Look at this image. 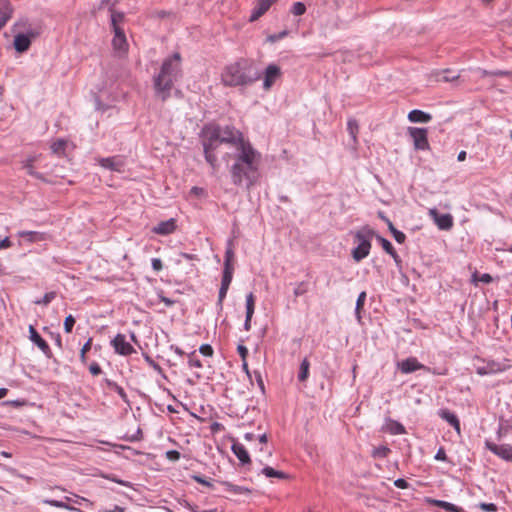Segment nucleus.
I'll return each mask as SVG.
<instances>
[{
    "mask_svg": "<svg viewBox=\"0 0 512 512\" xmlns=\"http://www.w3.org/2000/svg\"><path fill=\"white\" fill-rule=\"evenodd\" d=\"M11 241L9 237H5L3 240L0 241V249L8 248L11 246Z\"/></svg>",
    "mask_w": 512,
    "mask_h": 512,
    "instance_id": "obj_64",
    "label": "nucleus"
},
{
    "mask_svg": "<svg viewBox=\"0 0 512 512\" xmlns=\"http://www.w3.org/2000/svg\"><path fill=\"white\" fill-rule=\"evenodd\" d=\"M110 18H111V30L113 32L112 38V48L116 55L120 56L122 53L126 51V34L122 25L125 22V13L121 11H116L115 5L112 4L109 7Z\"/></svg>",
    "mask_w": 512,
    "mask_h": 512,
    "instance_id": "obj_5",
    "label": "nucleus"
},
{
    "mask_svg": "<svg viewBox=\"0 0 512 512\" xmlns=\"http://www.w3.org/2000/svg\"><path fill=\"white\" fill-rule=\"evenodd\" d=\"M232 451L238 458V460L241 462V464L244 465L249 464L251 462L249 453L242 444H233Z\"/></svg>",
    "mask_w": 512,
    "mask_h": 512,
    "instance_id": "obj_23",
    "label": "nucleus"
},
{
    "mask_svg": "<svg viewBox=\"0 0 512 512\" xmlns=\"http://www.w3.org/2000/svg\"><path fill=\"white\" fill-rule=\"evenodd\" d=\"M277 0H257L249 21L254 22L263 16Z\"/></svg>",
    "mask_w": 512,
    "mask_h": 512,
    "instance_id": "obj_13",
    "label": "nucleus"
},
{
    "mask_svg": "<svg viewBox=\"0 0 512 512\" xmlns=\"http://www.w3.org/2000/svg\"><path fill=\"white\" fill-rule=\"evenodd\" d=\"M107 384L108 386L111 388V389H114L120 396L121 398L125 401V402H128V398H127V394L124 390V388H122L121 386H119L117 383L113 382V381H110V380H107Z\"/></svg>",
    "mask_w": 512,
    "mask_h": 512,
    "instance_id": "obj_40",
    "label": "nucleus"
},
{
    "mask_svg": "<svg viewBox=\"0 0 512 512\" xmlns=\"http://www.w3.org/2000/svg\"><path fill=\"white\" fill-rule=\"evenodd\" d=\"M479 508L484 512H496L497 506L494 503L481 502Z\"/></svg>",
    "mask_w": 512,
    "mask_h": 512,
    "instance_id": "obj_47",
    "label": "nucleus"
},
{
    "mask_svg": "<svg viewBox=\"0 0 512 512\" xmlns=\"http://www.w3.org/2000/svg\"><path fill=\"white\" fill-rule=\"evenodd\" d=\"M66 146L67 141H65L64 139H58L51 144V150L54 154L62 156L65 153Z\"/></svg>",
    "mask_w": 512,
    "mask_h": 512,
    "instance_id": "obj_31",
    "label": "nucleus"
},
{
    "mask_svg": "<svg viewBox=\"0 0 512 512\" xmlns=\"http://www.w3.org/2000/svg\"><path fill=\"white\" fill-rule=\"evenodd\" d=\"M388 427L390 433L394 435H400L406 432L405 427L397 421H391Z\"/></svg>",
    "mask_w": 512,
    "mask_h": 512,
    "instance_id": "obj_38",
    "label": "nucleus"
},
{
    "mask_svg": "<svg viewBox=\"0 0 512 512\" xmlns=\"http://www.w3.org/2000/svg\"><path fill=\"white\" fill-rule=\"evenodd\" d=\"M377 240L380 242L382 248L384 249L385 252H387L389 255H391L393 257V259L395 260L396 264H399L401 262L400 260V257L399 255L397 254V252L395 251L393 245L391 244L390 241H388L386 238L380 236V235H377L375 233V235Z\"/></svg>",
    "mask_w": 512,
    "mask_h": 512,
    "instance_id": "obj_21",
    "label": "nucleus"
},
{
    "mask_svg": "<svg viewBox=\"0 0 512 512\" xmlns=\"http://www.w3.org/2000/svg\"><path fill=\"white\" fill-rule=\"evenodd\" d=\"M188 363H189L190 367H196V368H201L202 367L201 361L199 359H195L193 357H190Z\"/></svg>",
    "mask_w": 512,
    "mask_h": 512,
    "instance_id": "obj_62",
    "label": "nucleus"
},
{
    "mask_svg": "<svg viewBox=\"0 0 512 512\" xmlns=\"http://www.w3.org/2000/svg\"><path fill=\"white\" fill-rule=\"evenodd\" d=\"M291 12L296 16H301L306 12V6L302 2H295L292 6Z\"/></svg>",
    "mask_w": 512,
    "mask_h": 512,
    "instance_id": "obj_43",
    "label": "nucleus"
},
{
    "mask_svg": "<svg viewBox=\"0 0 512 512\" xmlns=\"http://www.w3.org/2000/svg\"><path fill=\"white\" fill-rule=\"evenodd\" d=\"M429 216L440 230L448 231L453 227V217L451 214H440L436 208H432L429 210Z\"/></svg>",
    "mask_w": 512,
    "mask_h": 512,
    "instance_id": "obj_8",
    "label": "nucleus"
},
{
    "mask_svg": "<svg viewBox=\"0 0 512 512\" xmlns=\"http://www.w3.org/2000/svg\"><path fill=\"white\" fill-rule=\"evenodd\" d=\"M75 322H76V320L72 315L66 316V318L64 320V331L66 333H71L73 330V327L75 325Z\"/></svg>",
    "mask_w": 512,
    "mask_h": 512,
    "instance_id": "obj_44",
    "label": "nucleus"
},
{
    "mask_svg": "<svg viewBox=\"0 0 512 512\" xmlns=\"http://www.w3.org/2000/svg\"><path fill=\"white\" fill-rule=\"evenodd\" d=\"M228 287L220 286L219 294H218V306L222 308L223 301L227 295Z\"/></svg>",
    "mask_w": 512,
    "mask_h": 512,
    "instance_id": "obj_49",
    "label": "nucleus"
},
{
    "mask_svg": "<svg viewBox=\"0 0 512 512\" xmlns=\"http://www.w3.org/2000/svg\"><path fill=\"white\" fill-rule=\"evenodd\" d=\"M158 297L160 299L161 302H163L165 304L166 307H171L172 305H174L175 301L170 299V298H167L165 297L162 292L158 294Z\"/></svg>",
    "mask_w": 512,
    "mask_h": 512,
    "instance_id": "obj_58",
    "label": "nucleus"
},
{
    "mask_svg": "<svg viewBox=\"0 0 512 512\" xmlns=\"http://www.w3.org/2000/svg\"><path fill=\"white\" fill-rule=\"evenodd\" d=\"M65 499V502H66V507H63V509H66V510H69V511H72V512H82L79 508H76L72 505L69 504L70 501H72V499L68 496H65L64 497Z\"/></svg>",
    "mask_w": 512,
    "mask_h": 512,
    "instance_id": "obj_59",
    "label": "nucleus"
},
{
    "mask_svg": "<svg viewBox=\"0 0 512 512\" xmlns=\"http://www.w3.org/2000/svg\"><path fill=\"white\" fill-rule=\"evenodd\" d=\"M390 452V449L387 446H379L373 449L372 456L385 458Z\"/></svg>",
    "mask_w": 512,
    "mask_h": 512,
    "instance_id": "obj_42",
    "label": "nucleus"
},
{
    "mask_svg": "<svg viewBox=\"0 0 512 512\" xmlns=\"http://www.w3.org/2000/svg\"><path fill=\"white\" fill-rule=\"evenodd\" d=\"M438 415L440 416V418H442L443 420L448 422L456 430V432L458 434H460V432H461L460 421H459L458 417L456 416V414L449 411L448 409H440L438 411Z\"/></svg>",
    "mask_w": 512,
    "mask_h": 512,
    "instance_id": "obj_18",
    "label": "nucleus"
},
{
    "mask_svg": "<svg viewBox=\"0 0 512 512\" xmlns=\"http://www.w3.org/2000/svg\"><path fill=\"white\" fill-rule=\"evenodd\" d=\"M408 133L410 137L413 139L414 147L417 150H427L429 149L428 142V131L426 128H418V127H409Z\"/></svg>",
    "mask_w": 512,
    "mask_h": 512,
    "instance_id": "obj_7",
    "label": "nucleus"
},
{
    "mask_svg": "<svg viewBox=\"0 0 512 512\" xmlns=\"http://www.w3.org/2000/svg\"><path fill=\"white\" fill-rule=\"evenodd\" d=\"M347 129H348L349 135L351 136L353 142L356 144L357 143V134L359 131L358 122L354 119L349 120L347 123Z\"/></svg>",
    "mask_w": 512,
    "mask_h": 512,
    "instance_id": "obj_34",
    "label": "nucleus"
},
{
    "mask_svg": "<svg viewBox=\"0 0 512 512\" xmlns=\"http://www.w3.org/2000/svg\"><path fill=\"white\" fill-rule=\"evenodd\" d=\"M43 504L50 505L56 508H62L66 507V502L62 500H55V499H43Z\"/></svg>",
    "mask_w": 512,
    "mask_h": 512,
    "instance_id": "obj_45",
    "label": "nucleus"
},
{
    "mask_svg": "<svg viewBox=\"0 0 512 512\" xmlns=\"http://www.w3.org/2000/svg\"><path fill=\"white\" fill-rule=\"evenodd\" d=\"M13 13V7L9 0H0V25L5 26Z\"/></svg>",
    "mask_w": 512,
    "mask_h": 512,
    "instance_id": "obj_20",
    "label": "nucleus"
},
{
    "mask_svg": "<svg viewBox=\"0 0 512 512\" xmlns=\"http://www.w3.org/2000/svg\"><path fill=\"white\" fill-rule=\"evenodd\" d=\"M201 139L206 162L210 165L212 172L216 173L219 169V163L215 150L219 144H230L236 151L242 149L243 144H251L244 138L243 133L232 125L221 126L210 123L201 130Z\"/></svg>",
    "mask_w": 512,
    "mask_h": 512,
    "instance_id": "obj_1",
    "label": "nucleus"
},
{
    "mask_svg": "<svg viewBox=\"0 0 512 512\" xmlns=\"http://www.w3.org/2000/svg\"><path fill=\"white\" fill-rule=\"evenodd\" d=\"M280 76L281 69L279 66L275 64L268 65L264 71L263 89L266 91L270 90L273 84L280 78Z\"/></svg>",
    "mask_w": 512,
    "mask_h": 512,
    "instance_id": "obj_10",
    "label": "nucleus"
},
{
    "mask_svg": "<svg viewBox=\"0 0 512 512\" xmlns=\"http://www.w3.org/2000/svg\"><path fill=\"white\" fill-rule=\"evenodd\" d=\"M91 339H88V341L83 345L80 351V358L83 362L86 361V353L91 349Z\"/></svg>",
    "mask_w": 512,
    "mask_h": 512,
    "instance_id": "obj_52",
    "label": "nucleus"
},
{
    "mask_svg": "<svg viewBox=\"0 0 512 512\" xmlns=\"http://www.w3.org/2000/svg\"><path fill=\"white\" fill-rule=\"evenodd\" d=\"M309 367H310V363L309 361L305 358L301 364H300V369H299V373H298V380L303 382L305 381L308 376H309Z\"/></svg>",
    "mask_w": 512,
    "mask_h": 512,
    "instance_id": "obj_33",
    "label": "nucleus"
},
{
    "mask_svg": "<svg viewBox=\"0 0 512 512\" xmlns=\"http://www.w3.org/2000/svg\"><path fill=\"white\" fill-rule=\"evenodd\" d=\"M261 472L268 478L276 477L278 479H287L289 477L286 473L275 470L270 466L264 467Z\"/></svg>",
    "mask_w": 512,
    "mask_h": 512,
    "instance_id": "obj_28",
    "label": "nucleus"
},
{
    "mask_svg": "<svg viewBox=\"0 0 512 512\" xmlns=\"http://www.w3.org/2000/svg\"><path fill=\"white\" fill-rule=\"evenodd\" d=\"M111 344L116 353L124 356L128 355V342L126 341L124 334H117L111 341Z\"/></svg>",
    "mask_w": 512,
    "mask_h": 512,
    "instance_id": "obj_19",
    "label": "nucleus"
},
{
    "mask_svg": "<svg viewBox=\"0 0 512 512\" xmlns=\"http://www.w3.org/2000/svg\"><path fill=\"white\" fill-rule=\"evenodd\" d=\"M408 119L413 123H427L432 119V117L430 114L422 110L414 109L409 112Z\"/></svg>",
    "mask_w": 512,
    "mask_h": 512,
    "instance_id": "obj_22",
    "label": "nucleus"
},
{
    "mask_svg": "<svg viewBox=\"0 0 512 512\" xmlns=\"http://www.w3.org/2000/svg\"><path fill=\"white\" fill-rule=\"evenodd\" d=\"M506 369V366L504 364L495 362V361H489L485 365L480 366L477 368V374L479 375H489V374H495L498 372H502Z\"/></svg>",
    "mask_w": 512,
    "mask_h": 512,
    "instance_id": "obj_16",
    "label": "nucleus"
},
{
    "mask_svg": "<svg viewBox=\"0 0 512 512\" xmlns=\"http://www.w3.org/2000/svg\"><path fill=\"white\" fill-rule=\"evenodd\" d=\"M180 76V54L164 60L160 72L154 77V89L156 97L162 101L170 97L174 82Z\"/></svg>",
    "mask_w": 512,
    "mask_h": 512,
    "instance_id": "obj_4",
    "label": "nucleus"
},
{
    "mask_svg": "<svg viewBox=\"0 0 512 512\" xmlns=\"http://www.w3.org/2000/svg\"><path fill=\"white\" fill-rule=\"evenodd\" d=\"M133 454L135 456H138L139 459H134L133 461L135 462H138L139 464L141 465H149L151 464L152 460H153V457L151 454L149 453H141L139 452L138 450H132L130 448V454Z\"/></svg>",
    "mask_w": 512,
    "mask_h": 512,
    "instance_id": "obj_27",
    "label": "nucleus"
},
{
    "mask_svg": "<svg viewBox=\"0 0 512 512\" xmlns=\"http://www.w3.org/2000/svg\"><path fill=\"white\" fill-rule=\"evenodd\" d=\"M394 485L397 488H400V489H406L409 486L408 482L405 479H402V478H399V479L395 480L394 481Z\"/></svg>",
    "mask_w": 512,
    "mask_h": 512,
    "instance_id": "obj_60",
    "label": "nucleus"
},
{
    "mask_svg": "<svg viewBox=\"0 0 512 512\" xmlns=\"http://www.w3.org/2000/svg\"><path fill=\"white\" fill-rule=\"evenodd\" d=\"M18 235L22 238H27L30 242L42 240L41 234L35 231H20Z\"/></svg>",
    "mask_w": 512,
    "mask_h": 512,
    "instance_id": "obj_37",
    "label": "nucleus"
},
{
    "mask_svg": "<svg viewBox=\"0 0 512 512\" xmlns=\"http://www.w3.org/2000/svg\"><path fill=\"white\" fill-rule=\"evenodd\" d=\"M33 162H34V157L28 158L26 160V162L23 164V168L26 170V172L30 176H33V177H35L37 179H40V180H44V176L34 169Z\"/></svg>",
    "mask_w": 512,
    "mask_h": 512,
    "instance_id": "obj_26",
    "label": "nucleus"
},
{
    "mask_svg": "<svg viewBox=\"0 0 512 512\" xmlns=\"http://www.w3.org/2000/svg\"><path fill=\"white\" fill-rule=\"evenodd\" d=\"M385 222H386V224L388 226V229L393 234V237L396 240V242H398L400 244L403 243L405 241V239H406V235L403 232L397 230L394 227L393 223L388 218H385Z\"/></svg>",
    "mask_w": 512,
    "mask_h": 512,
    "instance_id": "obj_29",
    "label": "nucleus"
},
{
    "mask_svg": "<svg viewBox=\"0 0 512 512\" xmlns=\"http://www.w3.org/2000/svg\"><path fill=\"white\" fill-rule=\"evenodd\" d=\"M29 339L42 351V353L47 358L52 357V351L48 343L41 337L33 325L29 326Z\"/></svg>",
    "mask_w": 512,
    "mask_h": 512,
    "instance_id": "obj_11",
    "label": "nucleus"
},
{
    "mask_svg": "<svg viewBox=\"0 0 512 512\" xmlns=\"http://www.w3.org/2000/svg\"><path fill=\"white\" fill-rule=\"evenodd\" d=\"M163 267L162 261L159 258H153L152 259V268L155 271H160Z\"/></svg>",
    "mask_w": 512,
    "mask_h": 512,
    "instance_id": "obj_61",
    "label": "nucleus"
},
{
    "mask_svg": "<svg viewBox=\"0 0 512 512\" xmlns=\"http://www.w3.org/2000/svg\"><path fill=\"white\" fill-rule=\"evenodd\" d=\"M234 257V251L232 248V242H228V247L225 251V260H224V268H234L232 265V260Z\"/></svg>",
    "mask_w": 512,
    "mask_h": 512,
    "instance_id": "obj_35",
    "label": "nucleus"
},
{
    "mask_svg": "<svg viewBox=\"0 0 512 512\" xmlns=\"http://www.w3.org/2000/svg\"><path fill=\"white\" fill-rule=\"evenodd\" d=\"M192 479L194 481H196L197 483L201 484V485H204V486H207L209 488H213V483L206 480L204 477H202L201 475H193L192 476Z\"/></svg>",
    "mask_w": 512,
    "mask_h": 512,
    "instance_id": "obj_48",
    "label": "nucleus"
},
{
    "mask_svg": "<svg viewBox=\"0 0 512 512\" xmlns=\"http://www.w3.org/2000/svg\"><path fill=\"white\" fill-rule=\"evenodd\" d=\"M233 159L229 172L232 183L250 190L259 180L261 154L252 144H243L233 155L226 154L224 160Z\"/></svg>",
    "mask_w": 512,
    "mask_h": 512,
    "instance_id": "obj_2",
    "label": "nucleus"
},
{
    "mask_svg": "<svg viewBox=\"0 0 512 512\" xmlns=\"http://www.w3.org/2000/svg\"><path fill=\"white\" fill-rule=\"evenodd\" d=\"M459 76L453 73L451 70H443L437 74V81L450 82L457 79Z\"/></svg>",
    "mask_w": 512,
    "mask_h": 512,
    "instance_id": "obj_32",
    "label": "nucleus"
},
{
    "mask_svg": "<svg viewBox=\"0 0 512 512\" xmlns=\"http://www.w3.org/2000/svg\"><path fill=\"white\" fill-rule=\"evenodd\" d=\"M199 351L206 357H211L213 355V348L209 344L201 345Z\"/></svg>",
    "mask_w": 512,
    "mask_h": 512,
    "instance_id": "obj_51",
    "label": "nucleus"
},
{
    "mask_svg": "<svg viewBox=\"0 0 512 512\" xmlns=\"http://www.w3.org/2000/svg\"><path fill=\"white\" fill-rule=\"evenodd\" d=\"M255 376H256V381L258 383L259 388L261 389V391L264 392V382H263L261 374L256 371Z\"/></svg>",
    "mask_w": 512,
    "mask_h": 512,
    "instance_id": "obj_63",
    "label": "nucleus"
},
{
    "mask_svg": "<svg viewBox=\"0 0 512 512\" xmlns=\"http://www.w3.org/2000/svg\"><path fill=\"white\" fill-rule=\"evenodd\" d=\"M374 235L375 231L367 226L362 227L354 233V243H356L357 246L352 250L351 255L356 262L362 261L369 255L371 240Z\"/></svg>",
    "mask_w": 512,
    "mask_h": 512,
    "instance_id": "obj_6",
    "label": "nucleus"
},
{
    "mask_svg": "<svg viewBox=\"0 0 512 512\" xmlns=\"http://www.w3.org/2000/svg\"><path fill=\"white\" fill-rule=\"evenodd\" d=\"M428 502L435 506L441 507L448 512H465L461 507H458L450 502L436 499H429Z\"/></svg>",
    "mask_w": 512,
    "mask_h": 512,
    "instance_id": "obj_24",
    "label": "nucleus"
},
{
    "mask_svg": "<svg viewBox=\"0 0 512 512\" xmlns=\"http://www.w3.org/2000/svg\"><path fill=\"white\" fill-rule=\"evenodd\" d=\"M397 365L403 374H409L417 370H428V368L421 364L415 357H409L399 362Z\"/></svg>",
    "mask_w": 512,
    "mask_h": 512,
    "instance_id": "obj_12",
    "label": "nucleus"
},
{
    "mask_svg": "<svg viewBox=\"0 0 512 512\" xmlns=\"http://www.w3.org/2000/svg\"><path fill=\"white\" fill-rule=\"evenodd\" d=\"M365 300H366V292L362 291L358 295V298H357V301H356V308H355L356 313H359V311L363 308Z\"/></svg>",
    "mask_w": 512,
    "mask_h": 512,
    "instance_id": "obj_46",
    "label": "nucleus"
},
{
    "mask_svg": "<svg viewBox=\"0 0 512 512\" xmlns=\"http://www.w3.org/2000/svg\"><path fill=\"white\" fill-rule=\"evenodd\" d=\"M237 352H238V354H239V356L241 357L242 360H246V358L248 356V349H247L246 346L238 345Z\"/></svg>",
    "mask_w": 512,
    "mask_h": 512,
    "instance_id": "obj_55",
    "label": "nucleus"
},
{
    "mask_svg": "<svg viewBox=\"0 0 512 512\" xmlns=\"http://www.w3.org/2000/svg\"><path fill=\"white\" fill-rule=\"evenodd\" d=\"M177 228V223L174 218H170L166 221H162L153 227L152 231L158 235H169L172 234Z\"/></svg>",
    "mask_w": 512,
    "mask_h": 512,
    "instance_id": "obj_14",
    "label": "nucleus"
},
{
    "mask_svg": "<svg viewBox=\"0 0 512 512\" xmlns=\"http://www.w3.org/2000/svg\"><path fill=\"white\" fill-rule=\"evenodd\" d=\"M255 311V296L250 292L246 296V318L244 322V329L249 331L251 329V320Z\"/></svg>",
    "mask_w": 512,
    "mask_h": 512,
    "instance_id": "obj_15",
    "label": "nucleus"
},
{
    "mask_svg": "<svg viewBox=\"0 0 512 512\" xmlns=\"http://www.w3.org/2000/svg\"><path fill=\"white\" fill-rule=\"evenodd\" d=\"M56 297V292L54 291H51V292H47L44 294V296L42 297V299H39V300H36L34 301L35 304L37 305H48L52 300H54Z\"/></svg>",
    "mask_w": 512,
    "mask_h": 512,
    "instance_id": "obj_39",
    "label": "nucleus"
},
{
    "mask_svg": "<svg viewBox=\"0 0 512 512\" xmlns=\"http://www.w3.org/2000/svg\"><path fill=\"white\" fill-rule=\"evenodd\" d=\"M89 371H90V373H91L93 376H97V375H99V374L102 372L101 367H100V366H99V364H98V363H96V362H93V363L90 365V367H89Z\"/></svg>",
    "mask_w": 512,
    "mask_h": 512,
    "instance_id": "obj_54",
    "label": "nucleus"
},
{
    "mask_svg": "<svg viewBox=\"0 0 512 512\" xmlns=\"http://www.w3.org/2000/svg\"><path fill=\"white\" fill-rule=\"evenodd\" d=\"M234 268H224L223 275L221 280V286L228 287L230 286L233 278Z\"/></svg>",
    "mask_w": 512,
    "mask_h": 512,
    "instance_id": "obj_36",
    "label": "nucleus"
},
{
    "mask_svg": "<svg viewBox=\"0 0 512 512\" xmlns=\"http://www.w3.org/2000/svg\"><path fill=\"white\" fill-rule=\"evenodd\" d=\"M166 458L170 461H178L180 459V453L177 450H169L166 452Z\"/></svg>",
    "mask_w": 512,
    "mask_h": 512,
    "instance_id": "obj_53",
    "label": "nucleus"
},
{
    "mask_svg": "<svg viewBox=\"0 0 512 512\" xmlns=\"http://www.w3.org/2000/svg\"><path fill=\"white\" fill-rule=\"evenodd\" d=\"M13 45L16 52L24 53L31 46V38L27 34L19 33L14 37Z\"/></svg>",
    "mask_w": 512,
    "mask_h": 512,
    "instance_id": "obj_17",
    "label": "nucleus"
},
{
    "mask_svg": "<svg viewBox=\"0 0 512 512\" xmlns=\"http://www.w3.org/2000/svg\"><path fill=\"white\" fill-rule=\"evenodd\" d=\"M435 459L438 461H446L447 460L446 452L443 447H440L438 449V451L436 452V455H435Z\"/></svg>",
    "mask_w": 512,
    "mask_h": 512,
    "instance_id": "obj_57",
    "label": "nucleus"
},
{
    "mask_svg": "<svg viewBox=\"0 0 512 512\" xmlns=\"http://www.w3.org/2000/svg\"><path fill=\"white\" fill-rule=\"evenodd\" d=\"M221 484L226 488V490L228 492H231L232 494H235V495L249 494L251 492L250 489H248V488L238 486V485H233L229 482H221Z\"/></svg>",
    "mask_w": 512,
    "mask_h": 512,
    "instance_id": "obj_30",
    "label": "nucleus"
},
{
    "mask_svg": "<svg viewBox=\"0 0 512 512\" xmlns=\"http://www.w3.org/2000/svg\"><path fill=\"white\" fill-rule=\"evenodd\" d=\"M101 166L104 168H109L111 170L115 171H121V166H123V163H120L115 157L111 158H103L101 160Z\"/></svg>",
    "mask_w": 512,
    "mask_h": 512,
    "instance_id": "obj_25",
    "label": "nucleus"
},
{
    "mask_svg": "<svg viewBox=\"0 0 512 512\" xmlns=\"http://www.w3.org/2000/svg\"><path fill=\"white\" fill-rule=\"evenodd\" d=\"M306 292H307V285L304 282L297 284L296 288L294 289V295L296 297L302 296Z\"/></svg>",
    "mask_w": 512,
    "mask_h": 512,
    "instance_id": "obj_50",
    "label": "nucleus"
},
{
    "mask_svg": "<svg viewBox=\"0 0 512 512\" xmlns=\"http://www.w3.org/2000/svg\"><path fill=\"white\" fill-rule=\"evenodd\" d=\"M486 448L491 451L493 454L497 455L503 460L512 461V445L510 444H501L497 445L493 442L486 441Z\"/></svg>",
    "mask_w": 512,
    "mask_h": 512,
    "instance_id": "obj_9",
    "label": "nucleus"
},
{
    "mask_svg": "<svg viewBox=\"0 0 512 512\" xmlns=\"http://www.w3.org/2000/svg\"><path fill=\"white\" fill-rule=\"evenodd\" d=\"M478 281H479V282H483V283L488 284V283H491V282L493 281V278H492V276H491L490 274H488V273H484V274H482L480 277H478L477 273H474V274L472 275V282H473L474 284H477V282H478Z\"/></svg>",
    "mask_w": 512,
    "mask_h": 512,
    "instance_id": "obj_41",
    "label": "nucleus"
},
{
    "mask_svg": "<svg viewBox=\"0 0 512 512\" xmlns=\"http://www.w3.org/2000/svg\"><path fill=\"white\" fill-rule=\"evenodd\" d=\"M261 73L254 62L241 58L223 69L221 81L227 87L248 86L260 79Z\"/></svg>",
    "mask_w": 512,
    "mask_h": 512,
    "instance_id": "obj_3",
    "label": "nucleus"
},
{
    "mask_svg": "<svg viewBox=\"0 0 512 512\" xmlns=\"http://www.w3.org/2000/svg\"><path fill=\"white\" fill-rule=\"evenodd\" d=\"M142 438H143L142 430H141L140 426L138 425L136 428V433L130 435V442L139 441Z\"/></svg>",
    "mask_w": 512,
    "mask_h": 512,
    "instance_id": "obj_56",
    "label": "nucleus"
}]
</instances>
